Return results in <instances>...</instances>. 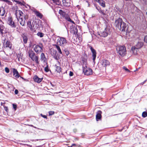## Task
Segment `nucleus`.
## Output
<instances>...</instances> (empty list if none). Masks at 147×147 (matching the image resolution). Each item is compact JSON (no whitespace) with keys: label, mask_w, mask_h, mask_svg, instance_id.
Masks as SVG:
<instances>
[{"label":"nucleus","mask_w":147,"mask_h":147,"mask_svg":"<svg viewBox=\"0 0 147 147\" xmlns=\"http://www.w3.org/2000/svg\"><path fill=\"white\" fill-rule=\"evenodd\" d=\"M115 24L116 27L121 32H125L126 28V24L123 22L121 18H119L116 20Z\"/></svg>","instance_id":"nucleus-1"},{"label":"nucleus","mask_w":147,"mask_h":147,"mask_svg":"<svg viewBox=\"0 0 147 147\" xmlns=\"http://www.w3.org/2000/svg\"><path fill=\"white\" fill-rule=\"evenodd\" d=\"M110 33L109 28L107 26L103 27L98 32V34L101 36L105 37Z\"/></svg>","instance_id":"nucleus-2"},{"label":"nucleus","mask_w":147,"mask_h":147,"mask_svg":"<svg viewBox=\"0 0 147 147\" xmlns=\"http://www.w3.org/2000/svg\"><path fill=\"white\" fill-rule=\"evenodd\" d=\"M29 57L31 60L35 62L37 64H39V57L38 56L36 55L35 53L32 51H29L28 52Z\"/></svg>","instance_id":"nucleus-3"},{"label":"nucleus","mask_w":147,"mask_h":147,"mask_svg":"<svg viewBox=\"0 0 147 147\" xmlns=\"http://www.w3.org/2000/svg\"><path fill=\"white\" fill-rule=\"evenodd\" d=\"M59 13L62 18H64L68 22H70L74 24H75L74 22L70 18L69 15L61 9H60Z\"/></svg>","instance_id":"nucleus-4"},{"label":"nucleus","mask_w":147,"mask_h":147,"mask_svg":"<svg viewBox=\"0 0 147 147\" xmlns=\"http://www.w3.org/2000/svg\"><path fill=\"white\" fill-rule=\"evenodd\" d=\"M34 50L37 54H40L43 51V46L42 44L41 45H34L33 46Z\"/></svg>","instance_id":"nucleus-5"},{"label":"nucleus","mask_w":147,"mask_h":147,"mask_svg":"<svg viewBox=\"0 0 147 147\" xmlns=\"http://www.w3.org/2000/svg\"><path fill=\"white\" fill-rule=\"evenodd\" d=\"M67 42L66 39L63 37H61L58 39L57 40V44L58 45L65 46L67 44Z\"/></svg>","instance_id":"nucleus-6"},{"label":"nucleus","mask_w":147,"mask_h":147,"mask_svg":"<svg viewBox=\"0 0 147 147\" xmlns=\"http://www.w3.org/2000/svg\"><path fill=\"white\" fill-rule=\"evenodd\" d=\"M83 72L85 75L89 76L92 74V70L91 68L87 67V66L82 67Z\"/></svg>","instance_id":"nucleus-7"},{"label":"nucleus","mask_w":147,"mask_h":147,"mask_svg":"<svg viewBox=\"0 0 147 147\" xmlns=\"http://www.w3.org/2000/svg\"><path fill=\"white\" fill-rule=\"evenodd\" d=\"M118 53L120 55L122 56H123L125 55L126 53L125 47L124 46H119Z\"/></svg>","instance_id":"nucleus-8"},{"label":"nucleus","mask_w":147,"mask_h":147,"mask_svg":"<svg viewBox=\"0 0 147 147\" xmlns=\"http://www.w3.org/2000/svg\"><path fill=\"white\" fill-rule=\"evenodd\" d=\"M87 57L86 54H84V56L81 58V60L82 61V67L87 66Z\"/></svg>","instance_id":"nucleus-9"},{"label":"nucleus","mask_w":147,"mask_h":147,"mask_svg":"<svg viewBox=\"0 0 147 147\" xmlns=\"http://www.w3.org/2000/svg\"><path fill=\"white\" fill-rule=\"evenodd\" d=\"M7 23L12 28H15L16 27V25L14 22L13 21V18L11 17H8Z\"/></svg>","instance_id":"nucleus-10"},{"label":"nucleus","mask_w":147,"mask_h":147,"mask_svg":"<svg viewBox=\"0 0 147 147\" xmlns=\"http://www.w3.org/2000/svg\"><path fill=\"white\" fill-rule=\"evenodd\" d=\"M35 22H31L30 20H29L27 22V26L30 29V30L32 31L34 30L36 28L35 26Z\"/></svg>","instance_id":"nucleus-11"},{"label":"nucleus","mask_w":147,"mask_h":147,"mask_svg":"<svg viewBox=\"0 0 147 147\" xmlns=\"http://www.w3.org/2000/svg\"><path fill=\"white\" fill-rule=\"evenodd\" d=\"M95 7L99 12L104 17H105V16L107 15V10L106 11H105L104 10L102 9L101 7L99 6H97L96 5Z\"/></svg>","instance_id":"nucleus-12"},{"label":"nucleus","mask_w":147,"mask_h":147,"mask_svg":"<svg viewBox=\"0 0 147 147\" xmlns=\"http://www.w3.org/2000/svg\"><path fill=\"white\" fill-rule=\"evenodd\" d=\"M89 48H90V49L92 53V57H93L92 59L94 63L96 57V51L91 46H90Z\"/></svg>","instance_id":"nucleus-13"},{"label":"nucleus","mask_w":147,"mask_h":147,"mask_svg":"<svg viewBox=\"0 0 147 147\" xmlns=\"http://www.w3.org/2000/svg\"><path fill=\"white\" fill-rule=\"evenodd\" d=\"M7 32V29L5 26L2 24H0V34L3 35V34Z\"/></svg>","instance_id":"nucleus-14"},{"label":"nucleus","mask_w":147,"mask_h":147,"mask_svg":"<svg viewBox=\"0 0 147 147\" xmlns=\"http://www.w3.org/2000/svg\"><path fill=\"white\" fill-rule=\"evenodd\" d=\"M23 12L21 10H16V11L15 15L17 19L21 18L23 15Z\"/></svg>","instance_id":"nucleus-15"},{"label":"nucleus","mask_w":147,"mask_h":147,"mask_svg":"<svg viewBox=\"0 0 147 147\" xmlns=\"http://www.w3.org/2000/svg\"><path fill=\"white\" fill-rule=\"evenodd\" d=\"M4 48H9L10 49L12 48V44L11 42L7 40L5 42H4L3 44Z\"/></svg>","instance_id":"nucleus-16"},{"label":"nucleus","mask_w":147,"mask_h":147,"mask_svg":"<svg viewBox=\"0 0 147 147\" xmlns=\"http://www.w3.org/2000/svg\"><path fill=\"white\" fill-rule=\"evenodd\" d=\"M102 66L105 68L110 65V62L107 60L103 59L102 60L101 63Z\"/></svg>","instance_id":"nucleus-17"},{"label":"nucleus","mask_w":147,"mask_h":147,"mask_svg":"<svg viewBox=\"0 0 147 147\" xmlns=\"http://www.w3.org/2000/svg\"><path fill=\"white\" fill-rule=\"evenodd\" d=\"M13 76L15 77V79L18 78L20 76L17 70L15 69H13Z\"/></svg>","instance_id":"nucleus-18"},{"label":"nucleus","mask_w":147,"mask_h":147,"mask_svg":"<svg viewBox=\"0 0 147 147\" xmlns=\"http://www.w3.org/2000/svg\"><path fill=\"white\" fill-rule=\"evenodd\" d=\"M63 5L65 7H69L70 6V0H63Z\"/></svg>","instance_id":"nucleus-19"},{"label":"nucleus","mask_w":147,"mask_h":147,"mask_svg":"<svg viewBox=\"0 0 147 147\" xmlns=\"http://www.w3.org/2000/svg\"><path fill=\"white\" fill-rule=\"evenodd\" d=\"M102 112L101 111H98L96 113V119L97 121L100 120L102 117L101 114Z\"/></svg>","instance_id":"nucleus-20"},{"label":"nucleus","mask_w":147,"mask_h":147,"mask_svg":"<svg viewBox=\"0 0 147 147\" xmlns=\"http://www.w3.org/2000/svg\"><path fill=\"white\" fill-rule=\"evenodd\" d=\"M33 12L37 17L39 18L40 19H42L43 15L39 11L36 10H34L33 11Z\"/></svg>","instance_id":"nucleus-21"},{"label":"nucleus","mask_w":147,"mask_h":147,"mask_svg":"<svg viewBox=\"0 0 147 147\" xmlns=\"http://www.w3.org/2000/svg\"><path fill=\"white\" fill-rule=\"evenodd\" d=\"M33 79L34 82L39 83L42 81L43 78H39L38 76L35 75Z\"/></svg>","instance_id":"nucleus-22"},{"label":"nucleus","mask_w":147,"mask_h":147,"mask_svg":"<svg viewBox=\"0 0 147 147\" xmlns=\"http://www.w3.org/2000/svg\"><path fill=\"white\" fill-rule=\"evenodd\" d=\"M5 13V10L4 7L3 6L0 7V16H3Z\"/></svg>","instance_id":"nucleus-23"},{"label":"nucleus","mask_w":147,"mask_h":147,"mask_svg":"<svg viewBox=\"0 0 147 147\" xmlns=\"http://www.w3.org/2000/svg\"><path fill=\"white\" fill-rule=\"evenodd\" d=\"M18 21L19 22L20 24L22 26H24L25 25L26 23L25 20H24L23 18H21L17 19Z\"/></svg>","instance_id":"nucleus-24"},{"label":"nucleus","mask_w":147,"mask_h":147,"mask_svg":"<svg viewBox=\"0 0 147 147\" xmlns=\"http://www.w3.org/2000/svg\"><path fill=\"white\" fill-rule=\"evenodd\" d=\"M40 57V60L41 61H42L44 62H46L47 59L44 53H41Z\"/></svg>","instance_id":"nucleus-25"},{"label":"nucleus","mask_w":147,"mask_h":147,"mask_svg":"<svg viewBox=\"0 0 147 147\" xmlns=\"http://www.w3.org/2000/svg\"><path fill=\"white\" fill-rule=\"evenodd\" d=\"M98 3L102 7H106L105 2L103 0H99Z\"/></svg>","instance_id":"nucleus-26"},{"label":"nucleus","mask_w":147,"mask_h":147,"mask_svg":"<svg viewBox=\"0 0 147 147\" xmlns=\"http://www.w3.org/2000/svg\"><path fill=\"white\" fill-rule=\"evenodd\" d=\"M59 45H58L57 44H55L53 45V46L57 48V50L58 51V52L60 54H62V52L60 49V48L59 46Z\"/></svg>","instance_id":"nucleus-27"},{"label":"nucleus","mask_w":147,"mask_h":147,"mask_svg":"<svg viewBox=\"0 0 147 147\" xmlns=\"http://www.w3.org/2000/svg\"><path fill=\"white\" fill-rule=\"evenodd\" d=\"M22 37L23 38V41L24 43V44H26L28 40V38L27 36L23 34L22 36Z\"/></svg>","instance_id":"nucleus-28"},{"label":"nucleus","mask_w":147,"mask_h":147,"mask_svg":"<svg viewBox=\"0 0 147 147\" xmlns=\"http://www.w3.org/2000/svg\"><path fill=\"white\" fill-rule=\"evenodd\" d=\"M55 70L58 73H60L61 71V67L57 65V64H56L55 65Z\"/></svg>","instance_id":"nucleus-29"},{"label":"nucleus","mask_w":147,"mask_h":147,"mask_svg":"<svg viewBox=\"0 0 147 147\" xmlns=\"http://www.w3.org/2000/svg\"><path fill=\"white\" fill-rule=\"evenodd\" d=\"M138 50V49L135 47H132L131 48V50L135 54L136 53Z\"/></svg>","instance_id":"nucleus-30"},{"label":"nucleus","mask_w":147,"mask_h":147,"mask_svg":"<svg viewBox=\"0 0 147 147\" xmlns=\"http://www.w3.org/2000/svg\"><path fill=\"white\" fill-rule=\"evenodd\" d=\"M54 3L58 5H60L61 3V2L59 0H52Z\"/></svg>","instance_id":"nucleus-31"},{"label":"nucleus","mask_w":147,"mask_h":147,"mask_svg":"<svg viewBox=\"0 0 147 147\" xmlns=\"http://www.w3.org/2000/svg\"><path fill=\"white\" fill-rule=\"evenodd\" d=\"M0 1L6 2L9 5H11L12 3L10 1L8 0H0Z\"/></svg>","instance_id":"nucleus-32"},{"label":"nucleus","mask_w":147,"mask_h":147,"mask_svg":"<svg viewBox=\"0 0 147 147\" xmlns=\"http://www.w3.org/2000/svg\"><path fill=\"white\" fill-rule=\"evenodd\" d=\"M45 71L46 72H48L49 71V66L47 63L46 66L45 68Z\"/></svg>","instance_id":"nucleus-33"},{"label":"nucleus","mask_w":147,"mask_h":147,"mask_svg":"<svg viewBox=\"0 0 147 147\" xmlns=\"http://www.w3.org/2000/svg\"><path fill=\"white\" fill-rule=\"evenodd\" d=\"M37 35L38 36H39L40 37H42L44 35L43 33L39 32H38Z\"/></svg>","instance_id":"nucleus-34"},{"label":"nucleus","mask_w":147,"mask_h":147,"mask_svg":"<svg viewBox=\"0 0 147 147\" xmlns=\"http://www.w3.org/2000/svg\"><path fill=\"white\" fill-rule=\"evenodd\" d=\"M15 1L17 4H18L19 5H24V4L22 3V2H20V1H18L17 0H15Z\"/></svg>","instance_id":"nucleus-35"},{"label":"nucleus","mask_w":147,"mask_h":147,"mask_svg":"<svg viewBox=\"0 0 147 147\" xmlns=\"http://www.w3.org/2000/svg\"><path fill=\"white\" fill-rule=\"evenodd\" d=\"M55 114V112L53 111H49V116Z\"/></svg>","instance_id":"nucleus-36"},{"label":"nucleus","mask_w":147,"mask_h":147,"mask_svg":"<svg viewBox=\"0 0 147 147\" xmlns=\"http://www.w3.org/2000/svg\"><path fill=\"white\" fill-rule=\"evenodd\" d=\"M123 69L127 72H130V71L125 67H123Z\"/></svg>","instance_id":"nucleus-37"},{"label":"nucleus","mask_w":147,"mask_h":147,"mask_svg":"<svg viewBox=\"0 0 147 147\" xmlns=\"http://www.w3.org/2000/svg\"><path fill=\"white\" fill-rule=\"evenodd\" d=\"M5 71L7 73H9V69L7 67H6L5 68Z\"/></svg>","instance_id":"nucleus-38"},{"label":"nucleus","mask_w":147,"mask_h":147,"mask_svg":"<svg viewBox=\"0 0 147 147\" xmlns=\"http://www.w3.org/2000/svg\"><path fill=\"white\" fill-rule=\"evenodd\" d=\"M13 108L14 109V110L16 111L17 109V105L14 104H13Z\"/></svg>","instance_id":"nucleus-39"},{"label":"nucleus","mask_w":147,"mask_h":147,"mask_svg":"<svg viewBox=\"0 0 147 147\" xmlns=\"http://www.w3.org/2000/svg\"><path fill=\"white\" fill-rule=\"evenodd\" d=\"M50 84H51V86H52L53 87L56 88V86L55 84H52L51 82L50 83Z\"/></svg>","instance_id":"nucleus-40"},{"label":"nucleus","mask_w":147,"mask_h":147,"mask_svg":"<svg viewBox=\"0 0 147 147\" xmlns=\"http://www.w3.org/2000/svg\"><path fill=\"white\" fill-rule=\"evenodd\" d=\"M40 115L41 116H42V117H43L44 118H46V119H47V116H46V115H42V114H40Z\"/></svg>","instance_id":"nucleus-41"},{"label":"nucleus","mask_w":147,"mask_h":147,"mask_svg":"<svg viewBox=\"0 0 147 147\" xmlns=\"http://www.w3.org/2000/svg\"><path fill=\"white\" fill-rule=\"evenodd\" d=\"M144 41L145 42L147 43V36H145L144 38Z\"/></svg>","instance_id":"nucleus-42"},{"label":"nucleus","mask_w":147,"mask_h":147,"mask_svg":"<svg viewBox=\"0 0 147 147\" xmlns=\"http://www.w3.org/2000/svg\"><path fill=\"white\" fill-rule=\"evenodd\" d=\"M73 75V73L72 72L70 71L69 73V76H72Z\"/></svg>","instance_id":"nucleus-43"},{"label":"nucleus","mask_w":147,"mask_h":147,"mask_svg":"<svg viewBox=\"0 0 147 147\" xmlns=\"http://www.w3.org/2000/svg\"><path fill=\"white\" fill-rule=\"evenodd\" d=\"M65 52L66 55H68L69 54V52L68 51H65Z\"/></svg>","instance_id":"nucleus-44"},{"label":"nucleus","mask_w":147,"mask_h":147,"mask_svg":"<svg viewBox=\"0 0 147 147\" xmlns=\"http://www.w3.org/2000/svg\"><path fill=\"white\" fill-rule=\"evenodd\" d=\"M18 90L16 89L15 90V94H17L18 93Z\"/></svg>","instance_id":"nucleus-45"},{"label":"nucleus","mask_w":147,"mask_h":147,"mask_svg":"<svg viewBox=\"0 0 147 147\" xmlns=\"http://www.w3.org/2000/svg\"><path fill=\"white\" fill-rule=\"evenodd\" d=\"M28 18V16L27 15H25L24 16V19H27Z\"/></svg>","instance_id":"nucleus-46"},{"label":"nucleus","mask_w":147,"mask_h":147,"mask_svg":"<svg viewBox=\"0 0 147 147\" xmlns=\"http://www.w3.org/2000/svg\"><path fill=\"white\" fill-rule=\"evenodd\" d=\"M5 110L7 112V111L8 110V108L7 107H5L4 108Z\"/></svg>","instance_id":"nucleus-47"},{"label":"nucleus","mask_w":147,"mask_h":147,"mask_svg":"<svg viewBox=\"0 0 147 147\" xmlns=\"http://www.w3.org/2000/svg\"><path fill=\"white\" fill-rule=\"evenodd\" d=\"M71 145H72V146H76V144H72Z\"/></svg>","instance_id":"nucleus-48"},{"label":"nucleus","mask_w":147,"mask_h":147,"mask_svg":"<svg viewBox=\"0 0 147 147\" xmlns=\"http://www.w3.org/2000/svg\"><path fill=\"white\" fill-rule=\"evenodd\" d=\"M140 44V45H141V47H142V43H141L140 42V43H138V44Z\"/></svg>","instance_id":"nucleus-49"},{"label":"nucleus","mask_w":147,"mask_h":147,"mask_svg":"<svg viewBox=\"0 0 147 147\" xmlns=\"http://www.w3.org/2000/svg\"><path fill=\"white\" fill-rule=\"evenodd\" d=\"M94 1L95 2L98 3L99 2V0H94Z\"/></svg>","instance_id":"nucleus-50"},{"label":"nucleus","mask_w":147,"mask_h":147,"mask_svg":"<svg viewBox=\"0 0 147 147\" xmlns=\"http://www.w3.org/2000/svg\"><path fill=\"white\" fill-rule=\"evenodd\" d=\"M2 64L1 61H0V67H2Z\"/></svg>","instance_id":"nucleus-51"},{"label":"nucleus","mask_w":147,"mask_h":147,"mask_svg":"<svg viewBox=\"0 0 147 147\" xmlns=\"http://www.w3.org/2000/svg\"><path fill=\"white\" fill-rule=\"evenodd\" d=\"M146 81H147V79L145 81H144L143 83L142 84H144Z\"/></svg>","instance_id":"nucleus-52"},{"label":"nucleus","mask_w":147,"mask_h":147,"mask_svg":"<svg viewBox=\"0 0 147 147\" xmlns=\"http://www.w3.org/2000/svg\"><path fill=\"white\" fill-rule=\"evenodd\" d=\"M42 147V146L41 145H40V146H36V147Z\"/></svg>","instance_id":"nucleus-53"},{"label":"nucleus","mask_w":147,"mask_h":147,"mask_svg":"<svg viewBox=\"0 0 147 147\" xmlns=\"http://www.w3.org/2000/svg\"><path fill=\"white\" fill-rule=\"evenodd\" d=\"M74 140H78V138H76Z\"/></svg>","instance_id":"nucleus-54"},{"label":"nucleus","mask_w":147,"mask_h":147,"mask_svg":"<svg viewBox=\"0 0 147 147\" xmlns=\"http://www.w3.org/2000/svg\"><path fill=\"white\" fill-rule=\"evenodd\" d=\"M72 145L70 146H68V147H72Z\"/></svg>","instance_id":"nucleus-55"},{"label":"nucleus","mask_w":147,"mask_h":147,"mask_svg":"<svg viewBox=\"0 0 147 147\" xmlns=\"http://www.w3.org/2000/svg\"><path fill=\"white\" fill-rule=\"evenodd\" d=\"M146 137L147 138V134L146 135Z\"/></svg>","instance_id":"nucleus-56"}]
</instances>
